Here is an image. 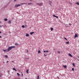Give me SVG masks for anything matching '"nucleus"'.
<instances>
[{
    "instance_id": "f257e3e1",
    "label": "nucleus",
    "mask_w": 79,
    "mask_h": 79,
    "mask_svg": "<svg viewBox=\"0 0 79 79\" xmlns=\"http://www.w3.org/2000/svg\"><path fill=\"white\" fill-rule=\"evenodd\" d=\"M15 46H11L10 47H9L7 51H6L7 52H9L10 50H11L13 48H15Z\"/></svg>"
},
{
    "instance_id": "f03ea898",
    "label": "nucleus",
    "mask_w": 79,
    "mask_h": 79,
    "mask_svg": "<svg viewBox=\"0 0 79 79\" xmlns=\"http://www.w3.org/2000/svg\"><path fill=\"white\" fill-rule=\"evenodd\" d=\"M36 5H39V6H42V5H43V3H37L36 4Z\"/></svg>"
},
{
    "instance_id": "7ed1b4c3",
    "label": "nucleus",
    "mask_w": 79,
    "mask_h": 79,
    "mask_svg": "<svg viewBox=\"0 0 79 79\" xmlns=\"http://www.w3.org/2000/svg\"><path fill=\"white\" fill-rule=\"evenodd\" d=\"M21 5H15V6H16V7H18V6H21Z\"/></svg>"
},
{
    "instance_id": "20e7f679",
    "label": "nucleus",
    "mask_w": 79,
    "mask_h": 79,
    "mask_svg": "<svg viewBox=\"0 0 79 79\" xmlns=\"http://www.w3.org/2000/svg\"><path fill=\"white\" fill-rule=\"evenodd\" d=\"M63 63H66V60H64V59L63 60Z\"/></svg>"
},
{
    "instance_id": "39448f33",
    "label": "nucleus",
    "mask_w": 79,
    "mask_h": 79,
    "mask_svg": "<svg viewBox=\"0 0 79 79\" xmlns=\"http://www.w3.org/2000/svg\"><path fill=\"white\" fill-rule=\"evenodd\" d=\"M8 24H11V20H9L8 22Z\"/></svg>"
},
{
    "instance_id": "423d86ee",
    "label": "nucleus",
    "mask_w": 79,
    "mask_h": 79,
    "mask_svg": "<svg viewBox=\"0 0 79 79\" xmlns=\"http://www.w3.org/2000/svg\"><path fill=\"white\" fill-rule=\"evenodd\" d=\"M74 37L75 38H76V37H77V34H75Z\"/></svg>"
},
{
    "instance_id": "0eeeda50",
    "label": "nucleus",
    "mask_w": 79,
    "mask_h": 79,
    "mask_svg": "<svg viewBox=\"0 0 79 79\" xmlns=\"http://www.w3.org/2000/svg\"><path fill=\"white\" fill-rule=\"evenodd\" d=\"M63 67L64 68H65V69H66V68H67L66 65H63Z\"/></svg>"
},
{
    "instance_id": "6e6552de",
    "label": "nucleus",
    "mask_w": 79,
    "mask_h": 79,
    "mask_svg": "<svg viewBox=\"0 0 79 79\" xmlns=\"http://www.w3.org/2000/svg\"><path fill=\"white\" fill-rule=\"evenodd\" d=\"M26 73L27 74H29V70L28 69L26 71Z\"/></svg>"
},
{
    "instance_id": "1a4fd4ad",
    "label": "nucleus",
    "mask_w": 79,
    "mask_h": 79,
    "mask_svg": "<svg viewBox=\"0 0 79 79\" xmlns=\"http://www.w3.org/2000/svg\"><path fill=\"white\" fill-rule=\"evenodd\" d=\"M69 56H71V57H73V56H72V55L71 54H69Z\"/></svg>"
},
{
    "instance_id": "9d476101",
    "label": "nucleus",
    "mask_w": 79,
    "mask_h": 79,
    "mask_svg": "<svg viewBox=\"0 0 79 79\" xmlns=\"http://www.w3.org/2000/svg\"><path fill=\"white\" fill-rule=\"evenodd\" d=\"M33 34H34V32H31L30 33V34H31V35H32Z\"/></svg>"
},
{
    "instance_id": "9b49d317",
    "label": "nucleus",
    "mask_w": 79,
    "mask_h": 79,
    "mask_svg": "<svg viewBox=\"0 0 79 79\" xmlns=\"http://www.w3.org/2000/svg\"><path fill=\"white\" fill-rule=\"evenodd\" d=\"M26 37H28V36H29V34H26Z\"/></svg>"
},
{
    "instance_id": "f8f14e48",
    "label": "nucleus",
    "mask_w": 79,
    "mask_h": 79,
    "mask_svg": "<svg viewBox=\"0 0 79 79\" xmlns=\"http://www.w3.org/2000/svg\"><path fill=\"white\" fill-rule=\"evenodd\" d=\"M3 52H6H6H7V51H8V50H7H7L3 49Z\"/></svg>"
},
{
    "instance_id": "ddd939ff",
    "label": "nucleus",
    "mask_w": 79,
    "mask_h": 79,
    "mask_svg": "<svg viewBox=\"0 0 79 79\" xmlns=\"http://www.w3.org/2000/svg\"><path fill=\"white\" fill-rule=\"evenodd\" d=\"M48 51H44V52L45 53L46 52H48Z\"/></svg>"
},
{
    "instance_id": "4468645a",
    "label": "nucleus",
    "mask_w": 79,
    "mask_h": 79,
    "mask_svg": "<svg viewBox=\"0 0 79 79\" xmlns=\"http://www.w3.org/2000/svg\"><path fill=\"white\" fill-rule=\"evenodd\" d=\"M72 64L74 67H75V64H74V63H73Z\"/></svg>"
},
{
    "instance_id": "2eb2a0df",
    "label": "nucleus",
    "mask_w": 79,
    "mask_h": 79,
    "mask_svg": "<svg viewBox=\"0 0 79 79\" xmlns=\"http://www.w3.org/2000/svg\"><path fill=\"white\" fill-rule=\"evenodd\" d=\"M7 20H8V19H7L6 18L4 19V21H6Z\"/></svg>"
},
{
    "instance_id": "dca6fc26",
    "label": "nucleus",
    "mask_w": 79,
    "mask_h": 79,
    "mask_svg": "<svg viewBox=\"0 0 79 79\" xmlns=\"http://www.w3.org/2000/svg\"><path fill=\"white\" fill-rule=\"evenodd\" d=\"M13 70H14V71H17L16 69L15 68H13Z\"/></svg>"
},
{
    "instance_id": "f3484780",
    "label": "nucleus",
    "mask_w": 79,
    "mask_h": 79,
    "mask_svg": "<svg viewBox=\"0 0 79 79\" xmlns=\"http://www.w3.org/2000/svg\"><path fill=\"white\" fill-rule=\"evenodd\" d=\"M76 4H77L78 5H79V2H76Z\"/></svg>"
},
{
    "instance_id": "a211bd4d",
    "label": "nucleus",
    "mask_w": 79,
    "mask_h": 79,
    "mask_svg": "<svg viewBox=\"0 0 79 79\" xmlns=\"http://www.w3.org/2000/svg\"><path fill=\"white\" fill-rule=\"evenodd\" d=\"M53 28H51V31H53Z\"/></svg>"
},
{
    "instance_id": "6ab92c4d",
    "label": "nucleus",
    "mask_w": 79,
    "mask_h": 79,
    "mask_svg": "<svg viewBox=\"0 0 79 79\" xmlns=\"http://www.w3.org/2000/svg\"><path fill=\"white\" fill-rule=\"evenodd\" d=\"M66 44H69V42H66Z\"/></svg>"
},
{
    "instance_id": "aec40b11",
    "label": "nucleus",
    "mask_w": 79,
    "mask_h": 79,
    "mask_svg": "<svg viewBox=\"0 0 79 79\" xmlns=\"http://www.w3.org/2000/svg\"><path fill=\"white\" fill-rule=\"evenodd\" d=\"M15 45H19V44H18V43H15Z\"/></svg>"
},
{
    "instance_id": "412c9836",
    "label": "nucleus",
    "mask_w": 79,
    "mask_h": 79,
    "mask_svg": "<svg viewBox=\"0 0 79 79\" xmlns=\"http://www.w3.org/2000/svg\"><path fill=\"white\" fill-rule=\"evenodd\" d=\"M17 74L18 76H20L19 73H17Z\"/></svg>"
},
{
    "instance_id": "4be33fe9",
    "label": "nucleus",
    "mask_w": 79,
    "mask_h": 79,
    "mask_svg": "<svg viewBox=\"0 0 79 79\" xmlns=\"http://www.w3.org/2000/svg\"><path fill=\"white\" fill-rule=\"evenodd\" d=\"M40 53V50L38 51V53Z\"/></svg>"
},
{
    "instance_id": "5701e85b",
    "label": "nucleus",
    "mask_w": 79,
    "mask_h": 79,
    "mask_svg": "<svg viewBox=\"0 0 79 79\" xmlns=\"http://www.w3.org/2000/svg\"><path fill=\"white\" fill-rule=\"evenodd\" d=\"M37 79H39V76L37 77Z\"/></svg>"
},
{
    "instance_id": "b1692460",
    "label": "nucleus",
    "mask_w": 79,
    "mask_h": 79,
    "mask_svg": "<svg viewBox=\"0 0 79 79\" xmlns=\"http://www.w3.org/2000/svg\"><path fill=\"white\" fill-rule=\"evenodd\" d=\"M5 56L6 57V58H8V56L7 55Z\"/></svg>"
},
{
    "instance_id": "393cba45",
    "label": "nucleus",
    "mask_w": 79,
    "mask_h": 79,
    "mask_svg": "<svg viewBox=\"0 0 79 79\" xmlns=\"http://www.w3.org/2000/svg\"><path fill=\"white\" fill-rule=\"evenodd\" d=\"M22 27L24 28V27H25V26H24V25H22Z\"/></svg>"
},
{
    "instance_id": "a878e982",
    "label": "nucleus",
    "mask_w": 79,
    "mask_h": 79,
    "mask_svg": "<svg viewBox=\"0 0 79 79\" xmlns=\"http://www.w3.org/2000/svg\"><path fill=\"white\" fill-rule=\"evenodd\" d=\"M64 39H65L66 40H67V39H66V38L64 37Z\"/></svg>"
},
{
    "instance_id": "bb28decb",
    "label": "nucleus",
    "mask_w": 79,
    "mask_h": 79,
    "mask_svg": "<svg viewBox=\"0 0 79 79\" xmlns=\"http://www.w3.org/2000/svg\"><path fill=\"white\" fill-rule=\"evenodd\" d=\"M53 16L54 17H56V16L55 15H53Z\"/></svg>"
},
{
    "instance_id": "cd10ccee",
    "label": "nucleus",
    "mask_w": 79,
    "mask_h": 79,
    "mask_svg": "<svg viewBox=\"0 0 79 79\" xmlns=\"http://www.w3.org/2000/svg\"><path fill=\"white\" fill-rule=\"evenodd\" d=\"M44 56H47V55H45V54H44Z\"/></svg>"
},
{
    "instance_id": "c85d7f7f",
    "label": "nucleus",
    "mask_w": 79,
    "mask_h": 79,
    "mask_svg": "<svg viewBox=\"0 0 79 79\" xmlns=\"http://www.w3.org/2000/svg\"><path fill=\"white\" fill-rule=\"evenodd\" d=\"M21 5H25V4H25V3H21Z\"/></svg>"
},
{
    "instance_id": "c756f323",
    "label": "nucleus",
    "mask_w": 79,
    "mask_h": 79,
    "mask_svg": "<svg viewBox=\"0 0 79 79\" xmlns=\"http://www.w3.org/2000/svg\"><path fill=\"white\" fill-rule=\"evenodd\" d=\"M31 4H32L31 3H29L28 4V5H31Z\"/></svg>"
},
{
    "instance_id": "7c9ffc66",
    "label": "nucleus",
    "mask_w": 79,
    "mask_h": 79,
    "mask_svg": "<svg viewBox=\"0 0 79 79\" xmlns=\"http://www.w3.org/2000/svg\"><path fill=\"white\" fill-rule=\"evenodd\" d=\"M55 18H58V17L57 16H56Z\"/></svg>"
},
{
    "instance_id": "2f4dec72",
    "label": "nucleus",
    "mask_w": 79,
    "mask_h": 79,
    "mask_svg": "<svg viewBox=\"0 0 79 79\" xmlns=\"http://www.w3.org/2000/svg\"><path fill=\"white\" fill-rule=\"evenodd\" d=\"M72 71H74V68H73L72 69Z\"/></svg>"
},
{
    "instance_id": "473e14b6",
    "label": "nucleus",
    "mask_w": 79,
    "mask_h": 79,
    "mask_svg": "<svg viewBox=\"0 0 79 79\" xmlns=\"http://www.w3.org/2000/svg\"><path fill=\"white\" fill-rule=\"evenodd\" d=\"M58 53H60V52L58 51Z\"/></svg>"
},
{
    "instance_id": "72a5a7b5",
    "label": "nucleus",
    "mask_w": 79,
    "mask_h": 79,
    "mask_svg": "<svg viewBox=\"0 0 79 79\" xmlns=\"http://www.w3.org/2000/svg\"><path fill=\"white\" fill-rule=\"evenodd\" d=\"M25 59H29V58H25Z\"/></svg>"
},
{
    "instance_id": "f704fd0d",
    "label": "nucleus",
    "mask_w": 79,
    "mask_h": 79,
    "mask_svg": "<svg viewBox=\"0 0 79 79\" xmlns=\"http://www.w3.org/2000/svg\"><path fill=\"white\" fill-rule=\"evenodd\" d=\"M22 76H23V73H22Z\"/></svg>"
},
{
    "instance_id": "c9c22d12",
    "label": "nucleus",
    "mask_w": 79,
    "mask_h": 79,
    "mask_svg": "<svg viewBox=\"0 0 79 79\" xmlns=\"http://www.w3.org/2000/svg\"><path fill=\"white\" fill-rule=\"evenodd\" d=\"M2 26L0 25V27H2Z\"/></svg>"
},
{
    "instance_id": "e433bc0d",
    "label": "nucleus",
    "mask_w": 79,
    "mask_h": 79,
    "mask_svg": "<svg viewBox=\"0 0 79 79\" xmlns=\"http://www.w3.org/2000/svg\"><path fill=\"white\" fill-rule=\"evenodd\" d=\"M17 0H14V2H16Z\"/></svg>"
},
{
    "instance_id": "4c0bfd02",
    "label": "nucleus",
    "mask_w": 79,
    "mask_h": 79,
    "mask_svg": "<svg viewBox=\"0 0 79 79\" xmlns=\"http://www.w3.org/2000/svg\"><path fill=\"white\" fill-rule=\"evenodd\" d=\"M2 33V31H0V34H1Z\"/></svg>"
},
{
    "instance_id": "58836bf2",
    "label": "nucleus",
    "mask_w": 79,
    "mask_h": 79,
    "mask_svg": "<svg viewBox=\"0 0 79 79\" xmlns=\"http://www.w3.org/2000/svg\"><path fill=\"white\" fill-rule=\"evenodd\" d=\"M27 52H28L29 51H28V50H27Z\"/></svg>"
},
{
    "instance_id": "ea45409f",
    "label": "nucleus",
    "mask_w": 79,
    "mask_h": 79,
    "mask_svg": "<svg viewBox=\"0 0 79 79\" xmlns=\"http://www.w3.org/2000/svg\"><path fill=\"white\" fill-rule=\"evenodd\" d=\"M69 25H71V23H69Z\"/></svg>"
},
{
    "instance_id": "a19ab883",
    "label": "nucleus",
    "mask_w": 79,
    "mask_h": 79,
    "mask_svg": "<svg viewBox=\"0 0 79 79\" xmlns=\"http://www.w3.org/2000/svg\"><path fill=\"white\" fill-rule=\"evenodd\" d=\"M0 38H2V36H0Z\"/></svg>"
},
{
    "instance_id": "79ce46f5",
    "label": "nucleus",
    "mask_w": 79,
    "mask_h": 79,
    "mask_svg": "<svg viewBox=\"0 0 79 79\" xmlns=\"http://www.w3.org/2000/svg\"><path fill=\"white\" fill-rule=\"evenodd\" d=\"M12 63H14V61H12Z\"/></svg>"
},
{
    "instance_id": "37998d69",
    "label": "nucleus",
    "mask_w": 79,
    "mask_h": 79,
    "mask_svg": "<svg viewBox=\"0 0 79 79\" xmlns=\"http://www.w3.org/2000/svg\"><path fill=\"white\" fill-rule=\"evenodd\" d=\"M8 63V61H7V63Z\"/></svg>"
},
{
    "instance_id": "c03bdc74",
    "label": "nucleus",
    "mask_w": 79,
    "mask_h": 79,
    "mask_svg": "<svg viewBox=\"0 0 79 79\" xmlns=\"http://www.w3.org/2000/svg\"><path fill=\"white\" fill-rule=\"evenodd\" d=\"M0 77H1V75H0Z\"/></svg>"
},
{
    "instance_id": "a18cd8bd",
    "label": "nucleus",
    "mask_w": 79,
    "mask_h": 79,
    "mask_svg": "<svg viewBox=\"0 0 79 79\" xmlns=\"http://www.w3.org/2000/svg\"><path fill=\"white\" fill-rule=\"evenodd\" d=\"M78 58H79V56H78Z\"/></svg>"
},
{
    "instance_id": "49530a36",
    "label": "nucleus",
    "mask_w": 79,
    "mask_h": 79,
    "mask_svg": "<svg viewBox=\"0 0 79 79\" xmlns=\"http://www.w3.org/2000/svg\"><path fill=\"white\" fill-rule=\"evenodd\" d=\"M4 63H5V62H3Z\"/></svg>"
},
{
    "instance_id": "de8ad7c7",
    "label": "nucleus",
    "mask_w": 79,
    "mask_h": 79,
    "mask_svg": "<svg viewBox=\"0 0 79 79\" xmlns=\"http://www.w3.org/2000/svg\"><path fill=\"white\" fill-rule=\"evenodd\" d=\"M75 60H76V58H75Z\"/></svg>"
},
{
    "instance_id": "09e8293b",
    "label": "nucleus",
    "mask_w": 79,
    "mask_h": 79,
    "mask_svg": "<svg viewBox=\"0 0 79 79\" xmlns=\"http://www.w3.org/2000/svg\"><path fill=\"white\" fill-rule=\"evenodd\" d=\"M25 79H27V78H26Z\"/></svg>"
}]
</instances>
